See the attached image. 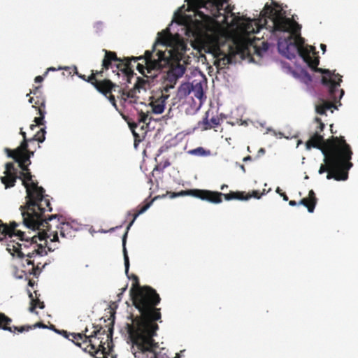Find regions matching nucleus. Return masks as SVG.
I'll list each match as a JSON object with an SVG mask.
<instances>
[{
  "mask_svg": "<svg viewBox=\"0 0 358 358\" xmlns=\"http://www.w3.org/2000/svg\"><path fill=\"white\" fill-rule=\"evenodd\" d=\"M151 206V203H148L146 204L145 206H144L134 217L132 221L130 222V224H129V226L127 227V230L129 229V228L131 227V226L134 224V222H135L136 219L141 214L144 213Z\"/></svg>",
  "mask_w": 358,
  "mask_h": 358,
  "instance_id": "26",
  "label": "nucleus"
},
{
  "mask_svg": "<svg viewBox=\"0 0 358 358\" xmlns=\"http://www.w3.org/2000/svg\"><path fill=\"white\" fill-rule=\"evenodd\" d=\"M96 358H99V357H96Z\"/></svg>",
  "mask_w": 358,
  "mask_h": 358,
  "instance_id": "51",
  "label": "nucleus"
},
{
  "mask_svg": "<svg viewBox=\"0 0 358 358\" xmlns=\"http://www.w3.org/2000/svg\"><path fill=\"white\" fill-rule=\"evenodd\" d=\"M55 70H56V69H55V68H53V67H50V68H48V69H47V71L45 72V76H46V75H47V73H48V71H55Z\"/></svg>",
  "mask_w": 358,
  "mask_h": 358,
  "instance_id": "34",
  "label": "nucleus"
},
{
  "mask_svg": "<svg viewBox=\"0 0 358 358\" xmlns=\"http://www.w3.org/2000/svg\"><path fill=\"white\" fill-rule=\"evenodd\" d=\"M109 100H110V102L112 103V105L115 108H116V103H115V100L114 96H110Z\"/></svg>",
  "mask_w": 358,
  "mask_h": 358,
  "instance_id": "30",
  "label": "nucleus"
},
{
  "mask_svg": "<svg viewBox=\"0 0 358 358\" xmlns=\"http://www.w3.org/2000/svg\"><path fill=\"white\" fill-rule=\"evenodd\" d=\"M316 71L325 73V76L322 78V83L324 85H329L330 93L334 94L336 88L340 85V83L341 82V77L338 74H335L334 72L331 73L329 70L316 69Z\"/></svg>",
  "mask_w": 358,
  "mask_h": 358,
  "instance_id": "11",
  "label": "nucleus"
},
{
  "mask_svg": "<svg viewBox=\"0 0 358 358\" xmlns=\"http://www.w3.org/2000/svg\"><path fill=\"white\" fill-rule=\"evenodd\" d=\"M43 80V77L41 76H36V78H35V82L36 83H41Z\"/></svg>",
  "mask_w": 358,
  "mask_h": 358,
  "instance_id": "31",
  "label": "nucleus"
},
{
  "mask_svg": "<svg viewBox=\"0 0 358 358\" xmlns=\"http://www.w3.org/2000/svg\"><path fill=\"white\" fill-rule=\"evenodd\" d=\"M10 322L11 320L10 318L6 317L3 314L0 313V328L3 329V330L9 331L10 332H13L15 330L18 331L19 332H22L24 331V327L18 329L16 327H6V325L10 324Z\"/></svg>",
  "mask_w": 358,
  "mask_h": 358,
  "instance_id": "18",
  "label": "nucleus"
},
{
  "mask_svg": "<svg viewBox=\"0 0 358 358\" xmlns=\"http://www.w3.org/2000/svg\"><path fill=\"white\" fill-rule=\"evenodd\" d=\"M148 88L149 84L146 80L138 79L133 89L122 93V99L125 105L136 104L139 102L140 95L146 92Z\"/></svg>",
  "mask_w": 358,
  "mask_h": 358,
  "instance_id": "10",
  "label": "nucleus"
},
{
  "mask_svg": "<svg viewBox=\"0 0 358 358\" xmlns=\"http://www.w3.org/2000/svg\"><path fill=\"white\" fill-rule=\"evenodd\" d=\"M18 224L13 222L10 226L6 224L0 225V231L5 236L8 235L11 239L7 243V250L13 257H27L25 262L27 264L32 265L33 263L29 258L36 256L42 257L47 254L45 248L37 245L35 243H30L29 246L28 239L24 237V233L20 230H17Z\"/></svg>",
  "mask_w": 358,
  "mask_h": 358,
  "instance_id": "6",
  "label": "nucleus"
},
{
  "mask_svg": "<svg viewBox=\"0 0 358 358\" xmlns=\"http://www.w3.org/2000/svg\"><path fill=\"white\" fill-rule=\"evenodd\" d=\"M343 93H344L343 90H341V95H340V98L343 95Z\"/></svg>",
  "mask_w": 358,
  "mask_h": 358,
  "instance_id": "43",
  "label": "nucleus"
},
{
  "mask_svg": "<svg viewBox=\"0 0 358 358\" xmlns=\"http://www.w3.org/2000/svg\"><path fill=\"white\" fill-rule=\"evenodd\" d=\"M316 121L319 123L320 131H322L324 128V124L322 123L317 118L316 119Z\"/></svg>",
  "mask_w": 358,
  "mask_h": 358,
  "instance_id": "33",
  "label": "nucleus"
},
{
  "mask_svg": "<svg viewBox=\"0 0 358 358\" xmlns=\"http://www.w3.org/2000/svg\"><path fill=\"white\" fill-rule=\"evenodd\" d=\"M99 350H96V351H95L96 354H98V353H99Z\"/></svg>",
  "mask_w": 358,
  "mask_h": 358,
  "instance_id": "50",
  "label": "nucleus"
},
{
  "mask_svg": "<svg viewBox=\"0 0 358 358\" xmlns=\"http://www.w3.org/2000/svg\"><path fill=\"white\" fill-rule=\"evenodd\" d=\"M189 154L197 156H209L210 155V150H206L202 147H199L197 148L193 149L190 150Z\"/></svg>",
  "mask_w": 358,
  "mask_h": 358,
  "instance_id": "23",
  "label": "nucleus"
},
{
  "mask_svg": "<svg viewBox=\"0 0 358 358\" xmlns=\"http://www.w3.org/2000/svg\"><path fill=\"white\" fill-rule=\"evenodd\" d=\"M93 85L99 92L103 94L109 93L113 87V83L108 80L96 81L93 83Z\"/></svg>",
  "mask_w": 358,
  "mask_h": 358,
  "instance_id": "15",
  "label": "nucleus"
},
{
  "mask_svg": "<svg viewBox=\"0 0 358 358\" xmlns=\"http://www.w3.org/2000/svg\"><path fill=\"white\" fill-rule=\"evenodd\" d=\"M147 117H148V115L143 113V114H142V115H141V120H142L143 122H146V120H147Z\"/></svg>",
  "mask_w": 358,
  "mask_h": 358,
  "instance_id": "32",
  "label": "nucleus"
},
{
  "mask_svg": "<svg viewBox=\"0 0 358 358\" xmlns=\"http://www.w3.org/2000/svg\"><path fill=\"white\" fill-rule=\"evenodd\" d=\"M257 194L258 193L257 191H253L252 194H248L245 196H243V193L240 192L224 194V196L227 200H229L231 199H236L239 200H248L252 197L260 199L261 196H258ZM194 195L203 200H206L214 203H219L222 201L221 196H223V194L216 192L203 190L196 191V194Z\"/></svg>",
  "mask_w": 358,
  "mask_h": 358,
  "instance_id": "8",
  "label": "nucleus"
},
{
  "mask_svg": "<svg viewBox=\"0 0 358 358\" xmlns=\"http://www.w3.org/2000/svg\"><path fill=\"white\" fill-rule=\"evenodd\" d=\"M73 224L67 222V223H62L59 227V233L62 237H66L70 235L71 229L73 228Z\"/></svg>",
  "mask_w": 358,
  "mask_h": 358,
  "instance_id": "20",
  "label": "nucleus"
},
{
  "mask_svg": "<svg viewBox=\"0 0 358 358\" xmlns=\"http://www.w3.org/2000/svg\"><path fill=\"white\" fill-rule=\"evenodd\" d=\"M289 204L290 206H296V201H289Z\"/></svg>",
  "mask_w": 358,
  "mask_h": 358,
  "instance_id": "36",
  "label": "nucleus"
},
{
  "mask_svg": "<svg viewBox=\"0 0 358 358\" xmlns=\"http://www.w3.org/2000/svg\"><path fill=\"white\" fill-rule=\"evenodd\" d=\"M227 185H222V187H221V189H222V190H224V189L225 188H227Z\"/></svg>",
  "mask_w": 358,
  "mask_h": 358,
  "instance_id": "40",
  "label": "nucleus"
},
{
  "mask_svg": "<svg viewBox=\"0 0 358 358\" xmlns=\"http://www.w3.org/2000/svg\"><path fill=\"white\" fill-rule=\"evenodd\" d=\"M45 130L44 128L41 129L40 132H38L36 135V140L39 142V143H43L44 141H45Z\"/></svg>",
  "mask_w": 358,
  "mask_h": 358,
  "instance_id": "27",
  "label": "nucleus"
},
{
  "mask_svg": "<svg viewBox=\"0 0 358 358\" xmlns=\"http://www.w3.org/2000/svg\"><path fill=\"white\" fill-rule=\"evenodd\" d=\"M21 134L24 137V141L22 142L20 145L13 151H10L9 149H6L8 152V156L13 158L17 162H18L20 167L22 171H26L27 170V165L30 164L29 158L34 153H29L27 151V143L25 139V132L21 130Z\"/></svg>",
  "mask_w": 358,
  "mask_h": 358,
  "instance_id": "9",
  "label": "nucleus"
},
{
  "mask_svg": "<svg viewBox=\"0 0 358 358\" xmlns=\"http://www.w3.org/2000/svg\"><path fill=\"white\" fill-rule=\"evenodd\" d=\"M29 297L31 298V306L29 308V311L33 313L34 311V309L36 308H39L41 309L44 308V305L43 302H41L38 299H34L33 295L31 293L29 294Z\"/></svg>",
  "mask_w": 358,
  "mask_h": 358,
  "instance_id": "22",
  "label": "nucleus"
},
{
  "mask_svg": "<svg viewBox=\"0 0 358 358\" xmlns=\"http://www.w3.org/2000/svg\"><path fill=\"white\" fill-rule=\"evenodd\" d=\"M203 123L204 124V129H210L217 126L220 122L217 118L212 117L210 120L205 118Z\"/></svg>",
  "mask_w": 358,
  "mask_h": 358,
  "instance_id": "21",
  "label": "nucleus"
},
{
  "mask_svg": "<svg viewBox=\"0 0 358 358\" xmlns=\"http://www.w3.org/2000/svg\"><path fill=\"white\" fill-rule=\"evenodd\" d=\"M175 358H180V354H176V355Z\"/></svg>",
  "mask_w": 358,
  "mask_h": 358,
  "instance_id": "45",
  "label": "nucleus"
},
{
  "mask_svg": "<svg viewBox=\"0 0 358 358\" xmlns=\"http://www.w3.org/2000/svg\"><path fill=\"white\" fill-rule=\"evenodd\" d=\"M316 203V198L313 190L309 192L308 198L302 199L299 204H303L308 208L309 213H313Z\"/></svg>",
  "mask_w": 358,
  "mask_h": 358,
  "instance_id": "17",
  "label": "nucleus"
},
{
  "mask_svg": "<svg viewBox=\"0 0 358 358\" xmlns=\"http://www.w3.org/2000/svg\"><path fill=\"white\" fill-rule=\"evenodd\" d=\"M206 85V79L203 76L194 80L192 83H183L178 87L177 96L180 99H187L189 96L192 101L190 103L191 111L196 113L200 110L206 101L203 91Z\"/></svg>",
  "mask_w": 358,
  "mask_h": 358,
  "instance_id": "7",
  "label": "nucleus"
},
{
  "mask_svg": "<svg viewBox=\"0 0 358 358\" xmlns=\"http://www.w3.org/2000/svg\"><path fill=\"white\" fill-rule=\"evenodd\" d=\"M167 98V96H161L160 98L151 101L150 105L153 113L159 115L164 111Z\"/></svg>",
  "mask_w": 358,
  "mask_h": 358,
  "instance_id": "14",
  "label": "nucleus"
},
{
  "mask_svg": "<svg viewBox=\"0 0 358 358\" xmlns=\"http://www.w3.org/2000/svg\"><path fill=\"white\" fill-rule=\"evenodd\" d=\"M36 326L40 327L41 325L39 324H36Z\"/></svg>",
  "mask_w": 358,
  "mask_h": 358,
  "instance_id": "49",
  "label": "nucleus"
},
{
  "mask_svg": "<svg viewBox=\"0 0 358 358\" xmlns=\"http://www.w3.org/2000/svg\"><path fill=\"white\" fill-rule=\"evenodd\" d=\"M187 1L188 8L180 7L173 22L187 36L195 38L192 48L212 55L217 69L231 63L236 55L243 59L252 52L264 57L269 45L252 36L264 27L278 36V49L282 56L291 59L299 55L309 66L319 64L315 48L304 43L299 24L279 6H266L258 19H250L234 13L229 0Z\"/></svg>",
  "mask_w": 358,
  "mask_h": 358,
  "instance_id": "1",
  "label": "nucleus"
},
{
  "mask_svg": "<svg viewBox=\"0 0 358 358\" xmlns=\"http://www.w3.org/2000/svg\"><path fill=\"white\" fill-rule=\"evenodd\" d=\"M185 194H186V193L184 192H181L180 193L178 194V195H185Z\"/></svg>",
  "mask_w": 358,
  "mask_h": 358,
  "instance_id": "44",
  "label": "nucleus"
},
{
  "mask_svg": "<svg viewBox=\"0 0 358 358\" xmlns=\"http://www.w3.org/2000/svg\"><path fill=\"white\" fill-rule=\"evenodd\" d=\"M333 104L327 102H324L321 106H317L316 107V111L317 113L323 115L325 113L326 110H331L333 107Z\"/></svg>",
  "mask_w": 358,
  "mask_h": 358,
  "instance_id": "25",
  "label": "nucleus"
},
{
  "mask_svg": "<svg viewBox=\"0 0 358 358\" xmlns=\"http://www.w3.org/2000/svg\"><path fill=\"white\" fill-rule=\"evenodd\" d=\"M32 100H33V99H32V98H31V99L29 100V103H32Z\"/></svg>",
  "mask_w": 358,
  "mask_h": 358,
  "instance_id": "46",
  "label": "nucleus"
},
{
  "mask_svg": "<svg viewBox=\"0 0 358 358\" xmlns=\"http://www.w3.org/2000/svg\"><path fill=\"white\" fill-rule=\"evenodd\" d=\"M259 152L262 153V154H264V150L263 148H261L259 151Z\"/></svg>",
  "mask_w": 358,
  "mask_h": 358,
  "instance_id": "41",
  "label": "nucleus"
},
{
  "mask_svg": "<svg viewBox=\"0 0 358 358\" xmlns=\"http://www.w3.org/2000/svg\"><path fill=\"white\" fill-rule=\"evenodd\" d=\"M36 127V124H31V125L30 126V129H31V130H34V128H35Z\"/></svg>",
  "mask_w": 358,
  "mask_h": 358,
  "instance_id": "39",
  "label": "nucleus"
},
{
  "mask_svg": "<svg viewBox=\"0 0 358 358\" xmlns=\"http://www.w3.org/2000/svg\"><path fill=\"white\" fill-rule=\"evenodd\" d=\"M127 234V233L126 232L123 237V252H124V266H125L126 273H128L129 267V257H128L127 250L125 248V238H126Z\"/></svg>",
  "mask_w": 358,
  "mask_h": 358,
  "instance_id": "24",
  "label": "nucleus"
},
{
  "mask_svg": "<svg viewBox=\"0 0 358 358\" xmlns=\"http://www.w3.org/2000/svg\"><path fill=\"white\" fill-rule=\"evenodd\" d=\"M306 145L308 150L311 148L320 149L324 156V164L320 166L318 171L320 174L328 171V180H347L348 171L352 166L350 162L352 152L343 137H331L324 141L321 135L316 133L307 141Z\"/></svg>",
  "mask_w": 358,
  "mask_h": 358,
  "instance_id": "4",
  "label": "nucleus"
},
{
  "mask_svg": "<svg viewBox=\"0 0 358 358\" xmlns=\"http://www.w3.org/2000/svg\"><path fill=\"white\" fill-rule=\"evenodd\" d=\"M189 52L190 48L187 43L178 34H173L167 28L158 33L151 51H146L144 57H133L132 59L145 62V66L139 63L136 65L137 70L144 76L149 73L151 69L164 67L170 59L178 61L177 64L172 65L167 75L169 80L175 84L185 73L189 58Z\"/></svg>",
  "mask_w": 358,
  "mask_h": 358,
  "instance_id": "2",
  "label": "nucleus"
},
{
  "mask_svg": "<svg viewBox=\"0 0 358 358\" xmlns=\"http://www.w3.org/2000/svg\"><path fill=\"white\" fill-rule=\"evenodd\" d=\"M117 60V59L115 53L106 51L105 58L103 60V66L108 69L111 62Z\"/></svg>",
  "mask_w": 358,
  "mask_h": 358,
  "instance_id": "19",
  "label": "nucleus"
},
{
  "mask_svg": "<svg viewBox=\"0 0 358 358\" xmlns=\"http://www.w3.org/2000/svg\"><path fill=\"white\" fill-rule=\"evenodd\" d=\"M277 192H280V188H277V190H276Z\"/></svg>",
  "mask_w": 358,
  "mask_h": 358,
  "instance_id": "47",
  "label": "nucleus"
},
{
  "mask_svg": "<svg viewBox=\"0 0 358 358\" xmlns=\"http://www.w3.org/2000/svg\"><path fill=\"white\" fill-rule=\"evenodd\" d=\"M320 47H321L322 50L323 51V53H324L326 51V45L324 44H321Z\"/></svg>",
  "mask_w": 358,
  "mask_h": 358,
  "instance_id": "35",
  "label": "nucleus"
},
{
  "mask_svg": "<svg viewBox=\"0 0 358 358\" xmlns=\"http://www.w3.org/2000/svg\"><path fill=\"white\" fill-rule=\"evenodd\" d=\"M250 156H248V157H245L244 159H243V161L244 162H247V161H249L250 160Z\"/></svg>",
  "mask_w": 358,
  "mask_h": 358,
  "instance_id": "38",
  "label": "nucleus"
},
{
  "mask_svg": "<svg viewBox=\"0 0 358 358\" xmlns=\"http://www.w3.org/2000/svg\"><path fill=\"white\" fill-rule=\"evenodd\" d=\"M27 191V211L22 212L23 222L29 228L35 230H41L47 224L46 218L43 213L51 210L49 200L45 198L43 189L37 186L32 180L29 172H22L19 177Z\"/></svg>",
  "mask_w": 358,
  "mask_h": 358,
  "instance_id": "5",
  "label": "nucleus"
},
{
  "mask_svg": "<svg viewBox=\"0 0 358 358\" xmlns=\"http://www.w3.org/2000/svg\"><path fill=\"white\" fill-rule=\"evenodd\" d=\"M154 358H169L166 353H162V352L159 353H154Z\"/></svg>",
  "mask_w": 358,
  "mask_h": 358,
  "instance_id": "29",
  "label": "nucleus"
},
{
  "mask_svg": "<svg viewBox=\"0 0 358 358\" xmlns=\"http://www.w3.org/2000/svg\"><path fill=\"white\" fill-rule=\"evenodd\" d=\"M281 196L283 197L285 201H287L288 198L285 194H281Z\"/></svg>",
  "mask_w": 358,
  "mask_h": 358,
  "instance_id": "37",
  "label": "nucleus"
},
{
  "mask_svg": "<svg viewBox=\"0 0 358 358\" xmlns=\"http://www.w3.org/2000/svg\"><path fill=\"white\" fill-rule=\"evenodd\" d=\"M78 336L79 338H82V335H81V334H78Z\"/></svg>",
  "mask_w": 358,
  "mask_h": 358,
  "instance_id": "48",
  "label": "nucleus"
},
{
  "mask_svg": "<svg viewBox=\"0 0 358 358\" xmlns=\"http://www.w3.org/2000/svg\"><path fill=\"white\" fill-rule=\"evenodd\" d=\"M159 302L155 290L145 287L134 296V303L141 313V317L128 325V333L133 343L141 352H154L157 347L152 339L158 327L153 321L160 318V313L153 306Z\"/></svg>",
  "mask_w": 358,
  "mask_h": 358,
  "instance_id": "3",
  "label": "nucleus"
},
{
  "mask_svg": "<svg viewBox=\"0 0 358 358\" xmlns=\"http://www.w3.org/2000/svg\"><path fill=\"white\" fill-rule=\"evenodd\" d=\"M5 176L1 177V182L6 188L11 187L15 185L17 178V170L13 163H7L4 171Z\"/></svg>",
  "mask_w": 358,
  "mask_h": 358,
  "instance_id": "12",
  "label": "nucleus"
},
{
  "mask_svg": "<svg viewBox=\"0 0 358 358\" xmlns=\"http://www.w3.org/2000/svg\"><path fill=\"white\" fill-rule=\"evenodd\" d=\"M285 69H286L287 73L292 74L295 78L300 81L306 84H308L311 82V77L303 69L297 67L296 71H292L290 68L285 66Z\"/></svg>",
  "mask_w": 358,
  "mask_h": 358,
  "instance_id": "13",
  "label": "nucleus"
},
{
  "mask_svg": "<svg viewBox=\"0 0 358 358\" xmlns=\"http://www.w3.org/2000/svg\"><path fill=\"white\" fill-rule=\"evenodd\" d=\"M39 113L41 115V117H36L34 119V122H36V126L43 124L44 114L43 113V112L41 110H39Z\"/></svg>",
  "mask_w": 358,
  "mask_h": 358,
  "instance_id": "28",
  "label": "nucleus"
},
{
  "mask_svg": "<svg viewBox=\"0 0 358 358\" xmlns=\"http://www.w3.org/2000/svg\"><path fill=\"white\" fill-rule=\"evenodd\" d=\"M241 169L243 170V172H245V167L243 165H241Z\"/></svg>",
  "mask_w": 358,
  "mask_h": 358,
  "instance_id": "42",
  "label": "nucleus"
},
{
  "mask_svg": "<svg viewBox=\"0 0 358 358\" xmlns=\"http://www.w3.org/2000/svg\"><path fill=\"white\" fill-rule=\"evenodd\" d=\"M38 238L40 240H45L46 242L48 240L50 242H55L58 240V233L57 231H52L50 229L47 231L43 229L41 232H38Z\"/></svg>",
  "mask_w": 358,
  "mask_h": 358,
  "instance_id": "16",
  "label": "nucleus"
}]
</instances>
